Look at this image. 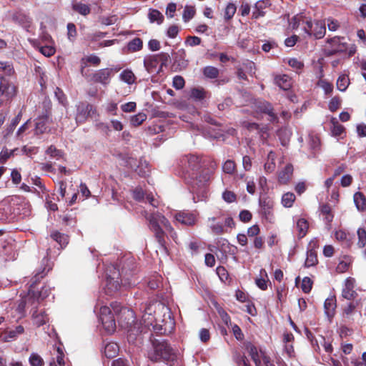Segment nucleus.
<instances>
[{
	"mask_svg": "<svg viewBox=\"0 0 366 366\" xmlns=\"http://www.w3.org/2000/svg\"><path fill=\"white\" fill-rule=\"evenodd\" d=\"M132 197L138 202H144L146 199V202H149V207L142 211V214L148 222L149 227L154 234V237L160 247L166 250L164 232L162 227L169 232L170 236L173 239L177 237V234L168 219L159 211L156 210L159 207V201L152 194H145L140 187H137L132 190Z\"/></svg>",
	"mask_w": 366,
	"mask_h": 366,
	"instance_id": "nucleus-1",
	"label": "nucleus"
},
{
	"mask_svg": "<svg viewBox=\"0 0 366 366\" xmlns=\"http://www.w3.org/2000/svg\"><path fill=\"white\" fill-rule=\"evenodd\" d=\"M180 166L191 179L193 192L204 191L205 184L210 180L217 169V164L213 159L202 161L199 156L187 154L180 159Z\"/></svg>",
	"mask_w": 366,
	"mask_h": 366,
	"instance_id": "nucleus-2",
	"label": "nucleus"
},
{
	"mask_svg": "<svg viewBox=\"0 0 366 366\" xmlns=\"http://www.w3.org/2000/svg\"><path fill=\"white\" fill-rule=\"evenodd\" d=\"M44 272V270H43L41 273H37L34 275L33 278L34 282L30 285L27 294L21 297V302L16 308V310L19 314H24L25 307L26 306H37L41 301L49 296L50 290L46 287H43L41 291L37 293L34 291V285L45 275Z\"/></svg>",
	"mask_w": 366,
	"mask_h": 366,
	"instance_id": "nucleus-3",
	"label": "nucleus"
},
{
	"mask_svg": "<svg viewBox=\"0 0 366 366\" xmlns=\"http://www.w3.org/2000/svg\"><path fill=\"white\" fill-rule=\"evenodd\" d=\"M148 357L154 362L163 361L172 365L177 355L170 345L164 340H152V347L148 351Z\"/></svg>",
	"mask_w": 366,
	"mask_h": 366,
	"instance_id": "nucleus-4",
	"label": "nucleus"
},
{
	"mask_svg": "<svg viewBox=\"0 0 366 366\" xmlns=\"http://www.w3.org/2000/svg\"><path fill=\"white\" fill-rule=\"evenodd\" d=\"M169 58V55L164 52L148 55L144 59V66L148 73L157 74L162 71L164 66L167 65Z\"/></svg>",
	"mask_w": 366,
	"mask_h": 366,
	"instance_id": "nucleus-5",
	"label": "nucleus"
},
{
	"mask_svg": "<svg viewBox=\"0 0 366 366\" xmlns=\"http://www.w3.org/2000/svg\"><path fill=\"white\" fill-rule=\"evenodd\" d=\"M120 272L114 266H110L107 269V279H106V292L112 295L117 292L121 287L120 282L119 281Z\"/></svg>",
	"mask_w": 366,
	"mask_h": 366,
	"instance_id": "nucleus-6",
	"label": "nucleus"
},
{
	"mask_svg": "<svg viewBox=\"0 0 366 366\" xmlns=\"http://www.w3.org/2000/svg\"><path fill=\"white\" fill-rule=\"evenodd\" d=\"M303 29L308 36H314L315 39H322L326 32L325 24L324 21H312L310 18L305 19V24Z\"/></svg>",
	"mask_w": 366,
	"mask_h": 366,
	"instance_id": "nucleus-7",
	"label": "nucleus"
},
{
	"mask_svg": "<svg viewBox=\"0 0 366 366\" xmlns=\"http://www.w3.org/2000/svg\"><path fill=\"white\" fill-rule=\"evenodd\" d=\"M99 320L105 330L109 333H113L116 330V322L111 309L107 306H102L99 309Z\"/></svg>",
	"mask_w": 366,
	"mask_h": 366,
	"instance_id": "nucleus-8",
	"label": "nucleus"
},
{
	"mask_svg": "<svg viewBox=\"0 0 366 366\" xmlns=\"http://www.w3.org/2000/svg\"><path fill=\"white\" fill-rule=\"evenodd\" d=\"M76 107L75 119L77 124L85 122L89 117H92L96 113V109L94 107L85 102H79Z\"/></svg>",
	"mask_w": 366,
	"mask_h": 366,
	"instance_id": "nucleus-9",
	"label": "nucleus"
},
{
	"mask_svg": "<svg viewBox=\"0 0 366 366\" xmlns=\"http://www.w3.org/2000/svg\"><path fill=\"white\" fill-rule=\"evenodd\" d=\"M274 204L272 198L268 196L261 197L259 199V212L269 222H272L274 219L273 214Z\"/></svg>",
	"mask_w": 366,
	"mask_h": 366,
	"instance_id": "nucleus-10",
	"label": "nucleus"
},
{
	"mask_svg": "<svg viewBox=\"0 0 366 366\" xmlns=\"http://www.w3.org/2000/svg\"><path fill=\"white\" fill-rule=\"evenodd\" d=\"M114 74V70L112 68H104L97 70L92 74L90 79L94 83H99L104 86L108 85L111 81V78Z\"/></svg>",
	"mask_w": 366,
	"mask_h": 366,
	"instance_id": "nucleus-11",
	"label": "nucleus"
},
{
	"mask_svg": "<svg viewBox=\"0 0 366 366\" xmlns=\"http://www.w3.org/2000/svg\"><path fill=\"white\" fill-rule=\"evenodd\" d=\"M31 307V320L34 325L39 327L49 322V318L44 309H39L35 305Z\"/></svg>",
	"mask_w": 366,
	"mask_h": 366,
	"instance_id": "nucleus-12",
	"label": "nucleus"
},
{
	"mask_svg": "<svg viewBox=\"0 0 366 366\" xmlns=\"http://www.w3.org/2000/svg\"><path fill=\"white\" fill-rule=\"evenodd\" d=\"M175 219L183 225L192 226L197 220V214L186 211L179 212L175 214Z\"/></svg>",
	"mask_w": 366,
	"mask_h": 366,
	"instance_id": "nucleus-13",
	"label": "nucleus"
},
{
	"mask_svg": "<svg viewBox=\"0 0 366 366\" xmlns=\"http://www.w3.org/2000/svg\"><path fill=\"white\" fill-rule=\"evenodd\" d=\"M355 280L352 277H347L345 280L344 286L342 290V297L346 300H350L354 299L357 295L355 291Z\"/></svg>",
	"mask_w": 366,
	"mask_h": 366,
	"instance_id": "nucleus-14",
	"label": "nucleus"
},
{
	"mask_svg": "<svg viewBox=\"0 0 366 366\" xmlns=\"http://www.w3.org/2000/svg\"><path fill=\"white\" fill-rule=\"evenodd\" d=\"M111 306L116 314L121 315V317L125 316V319L127 320V323L134 321V313L133 310L127 307H122L117 302L112 303Z\"/></svg>",
	"mask_w": 366,
	"mask_h": 366,
	"instance_id": "nucleus-15",
	"label": "nucleus"
},
{
	"mask_svg": "<svg viewBox=\"0 0 366 366\" xmlns=\"http://www.w3.org/2000/svg\"><path fill=\"white\" fill-rule=\"evenodd\" d=\"M50 366H64V354L63 350L57 347L54 350L52 360L49 362Z\"/></svg>",
	"mask_w": 366,
	"mask_h": 366,
	"instance_id": "nucleus-16",
	"label": "nucleus"
},
{
	"mask_svg": "<svg viewBox=\"0 0 366 366\" xmlns=\"http://www.w3.org/2000/svg\"><path fill=\"white\" fill-rule=\"evenodd\" d=\"M246 349L254 362L255 366H261V357L264 352L260 350L261 355H259L257 347L250 342L247 343Z\"/></svg>",
	"mask_w": 366,
	"mask_h": 366,
	"instance_id": "nucleus-17",
	"label": "nucleus"
},
{
	"mask_svg": "<svg viewBox=\"0 0 366 366\" xmlns=\"http://www.w3.org/2000/svg\"><path fill=\"white\" fill-rule=\"evenodd\" d=\"M12 218L11 206L7 202L0 203V222L10 221Z\"/></svg>",
	"mask_w": 366,
	"mask_h": 366,
	"instance_id": "nucleus-18",
	"label": "nucleus"
},
{
	"mask_svg": "<svg viewBox=\"0 0 366 366\" xmlns=\"http://www.w3.org/2000/svg\"><path fill=\"white\" fill-rule=\"evenodd\" d=\"M217 218L214 217H209L207 219L209 227L212 232L216 235H219L227 232V229L221 222H216Z\"/></svg>",
	"mask_w": 366,
	"mask_h": 366,
	"instance_id": "nucleus-19",
	"label": "nucleus"
},
{
	"mask_svg": "<svg viewBox=\"0 0 366 366\" xmlns=\"http://www.w3.org/2000/svg\"><path fill=\"white\" fill-rule=\"evenodd\" d=\"M336 306V298L335 296H330L325 300L324 303V309L325 313L327 317H333Z\"/></svg>",
	"mask_w": 366,
	"mask_h": 366,
	"instance_id": "nucleus-20",
	"label": "nucleus"
},
{
	"mask_svg": "<svg viewBox=\"0 0 366 366\" xmlns=\"http://www.w3.org/2000/svg\"><path fill=\"white\" fill-rule=\"evenodd\" d=\"M275 84L283 90H288L292 86V79L287 74L277 75L274 78Z\"/></svg>",
	"mask_w": 366,
	"mask_h": 366,
	"instance_id": "nucleus-21",
	"label": "nucleus"
},
{
	"mask_svg": "<svg viewBox=\"0 0 366 366\" xmlns=\"http://www.w3.org/2000/svg\"><path fill=\"white\" fill-rule=\"evenodd\" d=\"M293 173V167L292 164H287L285 168L279 172L278 181L280 184H287Z\"/></svg>",
	"mask_w": 366,
	"mask_h": 366,
	"instance_id": "nucleus-22",
	"label": "nucleus"
},
{
	"mask_svg": "<svg viewBox=\"0 0 366 366\" xmlns=\"http://www.w3.org/2000/svg\"><path fill=\"white\" fill-rule=\"evenodd\" d=\"M260 105L259 107L260 111L263 113L267 114L269 117V120L271 122H278V117L274 113L273 108L271 104L267 102H263L259 103Z\"/></svg>",
	"mask_w": 366,
	"mask_h": 366,
	"instance_id": "nucleus-23",
	"label": "nucleus"
},
{
	"mask_svg": "<svg viewBox=\"0 0 366 366\" xmlns=\"http://www.w3.org/2000/svg\"><path fill=\"white\" fill-rule=\"evenodd\" d=\"M271 5L269 0H259L254 4V10L253 12V17L255 19L262 16L264 14V9Z\"/></svg>",
	"mask_w": 366,
	"mask_h": 366,
	"instance_id": "nucleus-24",
	"label": "nucleus"
},
{
	"mask_svg": "<svg viewBox=\"0 0 366 366\" xmlns=\"http://www.w3.org/2000/svg\"><path fill=\"white\" fill-rule=\"evenodd\" d=\"M24 328L21 325L16 326L14 330H7L5 331L4 340L6 342H10L16 339L19 335L23 334Z\"/></svg>",
	"mask_w": 366,
	"mask_h": 366,
	"instance_id": "nucleus-25",
	"label": "nucleus"
},
{
	"mask_svg": "<svg viewBox=\"0 0 366 366\" xmlns=\"http://www.w3.org/2000/svg\"><path fill=\"white\" fill-rule=\"evenodd\" d=\"M353 201L358 211L364 212L366 210V199L362 192H355L353 196Z\"/></svg>",
	"mask_w": 366,
	"mask_h": 366,
	"instance_id": "nucleus-26",
	"label": "nucleus"
},
{
	"mask_svg": "<svg viewBox=\"0 0 366 366\" xmlns=\"http://www.w3.org/2000/svg\"><path fill=\"white\" fill-rule=\"evenodd\" d=\"M72 9L74 11L83 16L88 15L91 11V9L89 5L76 1H73Z\"/></svg>",
	"mask_w": 366,
	"mask_h": 366,
	"instance_id": "nucleus-27",
	"label": "nucleus"
},
{
	"mask_svg": "<svg viewBox=\"0 0 366 366\" xmlns=\"http://www.w3.org/2000/svg\"><path fill=\"white\" fill-rule=\"evenodd\" d=\"M51 237L59 243L61 248L65 247L69 243V237L57 231L52 232Z\"/></svg>",
	"mask_w": 366,
	"mask_h": 366,
	"instance_id": "nucleus-28",
	"label": "nucleus"
},
{
	"mask_svg": "<svg viewBox=\"0 0 366 366\" xmlns=\"http://www.w3.org/2000/svg\"><path fill=\"white\" fill-rule=\"evenodd\" d=\"M119 78L122 81L127 84H132L136 81V76L133 71L130 69H124L119 74Z\"/></svg>",
	"mask_w": 366,
	"mask_h": 366,
	"instance_id": "nucleus-29",
	"label": "nucleus"
},
{
	"mask_svg": "<svg viewBox=\"0 0 366 366\" xmlns=\"http://www.w3.org/2000/svg\"><path fill=\"white\" fill-rule=\"evenodd\" d=\"M119 352V346L115 342H109L105 345L104 355L108 358L114 357Z\"/></svg>",
	"mask_w": 366,
	"mask_h": 366,
	"instance_id": "nucleus-30",
	"label": "nucleus"
},
{
	"mask_svg": "<svg viewBox=\"0 0 366 366\" xmlns=\"http://www.w3.org/2000/svg\"><path fill=\"white\" fill-rule=\"evenodd\" d=\"M318 262L317 252L314 249H309L307 252V257L305 262V267H310L316 265Z\"/></svg>",
	"mask_w": 366,
	"mask_h": 366,
	"instance_id": "nucleus-31",
	"label": "nucleus"
},
{
	"mask_svg": "<svg viewBox=\"0 0 366 366\" xmlns=\"http://www.w3.org/2000/svg\"><path fill=\"white\" fill-rule=\"evenodd\" d=\"M148 18L150 23H157L161 24L164 20V16L157 9H149Z\"/></svg>",
	"mask_w": 366,
	"mask_h": 366,
	"instance_id": "nucleus-32",
	"label": "nucleus"
},
{
	"mask_svg": "<svg viewBox=\"0 0 366 366\" xmlns=\"http://www.w3.org/2000/svg\"><path fill=\"white\" fill-rule=\"evenodd\" d=\"M330 122L332 124L331 132L332 135L335 137L341 136L345 131L344 127L339 124L335 117L331 119Z\"/></svg>",
	"mask_w": 366,
	"mask_h": 366,
	"instance_id": "nucleus-33",
	"label": "nucleus"
},
{
	"mask_svg": "<svg viewBox=\"0 0 366 366\" xmlns=\"http://www.w3.org/2000/svg\"><path fill=\"white\" fill-rule=\"evenodd\" d=\"M149 163L142 159L139 160V164L136 169V172L141 177H146L149 172Z\"/></svg>",
	"mask_w": 366,
	"mask_h": 366,
	"instance_id": "nucleus-34",
	"label": "nucleus"
},
{
	"mask_svg": "<svg viewBox=\"0 0 366 366\" xmlns=\"http://www.w3.org/2000/svg\"><path fill=\"white\" fill-rule=\"evenodd\" d=\"M47 117H42L36 119L35 124V134H43L46 130Z\"/></svg>",
	"mask_w": 366,
	"mask_h": 366,
	"instance_id": "nucleus-35",
	"label": "nucleus"
},
{
	"mask_svg": "<svg viewBox=\"0 0 366 366\" xmlns=\"http://www.w3.org/2000/svg\"><path fill=\"white\" fill-rule=\"evenodd\" d=\"M143 42L141 39L136 37L127 44V50L131 52H135L142 49Z\"/></svg>",
	"mask_w": 366,
	"mask_h": 366,
	"instance_id": "nucleus-36",
	"label": "nucleus"
},
{
	"mask_svg": "<svg viewBox=\"0 0 366 366\" xmlns=\"http://www.w3.org/2000/svg\"><path fill=\"white\" fill-rule=\"evenodd\" d=\"M337 88L340 92H345L350 84L349 77L346 74H341L337 80Z\"/></svg>",
	"mask_w": 366,
	"mask_h": 366,
	"instance_id": "nucleus-37",
	"label": "nucleus"
},
{
	"mask_svg": "<svg viewBox=\"0 0 366 366\" xmlns=\"http://www.w3.org/2000/svg\"><path fill=\"white\" fill-rule=\"evenodd\" d=\"M46 154L49 156V157L56 160L60 159L64 156V152L61 150L58 149L54 145H51L47 148Z\"/></svg>",
	"mask_w": 366,
	"mask_h": 366,
	"instance_id": "nucleus-38",
	"label": "nucleus"
},
{
	"mask_svg": "<svg viewBox=\"0 0 366 366\" xmlns=\"http://www.w3.org/2000/svg\"><path fill=\"white\" fill-rule=\"evenodd\" d=\"M308 227H309L308 222H307V220L305 219L300 218L297 220V228L298 229L299 237L300 238L305 236V234L307 232V229H308Z\"/></svg>",
	"mask_w": 366,
	"mask_h": 366,
	"instance_id": "nucleus-39",
	"label": "nucleus"
},
{
	"mask_svg": "<svg viewBox=\"0 0 366 366\" xmlns=\"http://www.w3.org/2000/svg\"><path fill=\"white\" fill-rule=\"evenodd\" d=\"M295 201V195L292 192H287L282 195V204L285 207H291Z\"/></svg>",
	"mask_w": 366,
	"mask_h": 366,
	"instance_id": "nucleus-40",
	"label": "nucleus"
},
{
	"mask_svg": "<svg viewBox=\"0 0 366 366\" xmlns=\"http://www.w3.org/2000/svg\"><path fill=\"white\" fill-rule=\"evenodd\" d=\"M81 62L82 64H84V66H86L87 63H89L93 66H99L101 63V59L98 56L95 54H91L89 56L83 57L81 60Z\"/></svg>",
	"mask_w": 366,
	"mask_h": 366,
	"instance_id": "nucleus-41",
	"label": "nucleus"
},
{
	"mask_svg": "<svg viewBox=\"0 0 366 366\" xmlns=\"http://www.w3.org/2000/svg\"><path fill=\"white\" fill-rule=\"evenodd\" d=\"M308 144L310 146V148L313 151H317L320 145V142L319 137L314 134H310L308 135Z\"/></svg>",
	"mask_w": 366,
	"mask_h": 366,
	"instance_id": "nucleus-42",
	"label": "nucleus"
},
{
	"mask_svg": "<svg viewBox=\"0 0 366 366\" xmlns=\"http://www.w3.org/2000/svg\"><path fill=\"white\" fill-rule=\"evenodd\" d=\"M204 75L209 79H215L219 76V69L214 66H207L203 69Z\"/></svg>",
	"mask_w": 366,
	"mask_h": 366,
	"instance_id": "nucleus-43",
	"label": "nucleus"
},
{
	"mask_svg": "<svg viewBox=\"0 0 366 366\" xmlns=\"http://www.w3.org/2000/svg\"><path fill=\"white\" fill-rule=\"evenodd\" d=\"M236 11L237 6H235V4L233 3H229L224 9V19L226 21L230 20L234 16Z\"/></svg>",
	"mask_w": 366,
	"mask_h": 366,
	"instance_id": "nucleus-44",
	"label": "nucleus"
},
{
	"mask_svg": "<svg viewBox=\"0 0 366 366\" xmlns=\"http://www.w3.org/2000/svg\"><path fill=\"white\" fill-rule=\"evenodd\" d=\"M18 149H8L6 147L3 148L0 152V162L1 163L6 162L7 159L14 155L15 152Z\"/></svg>",
	"mask_w": 366,
	"mask_h": 366,
	"instance_id": "nucleus-45",
	"label": "nucleus"
},
{
	"mask_svg": "<svg viewBox=\"0 0 366 366\" xmlns=\"http://www.w3.org/2000/svg\"><path fill=\"white\" fill-rule=\"evenodd\" d=\"M157 303L149 302V303H144L141 305L140 310L142 313H147L154 315L155 312Z\"/></svg>",
	"mask_w": 366,
	"mask_h": 366,
	"instance_id": "nucleus-46",
	"label": "nucleus"
},
{
	"mask_svg": "<svg viewBox=\"0 0 366 366\" xmlns=\"http://www.w3.org/2000/svg\"><path fill=\"white\" fill-rule=\"evenodd\" d=\"M54 94L56 98L57 99L58 102L62 104L64 107H66L68 105L66 97L63 92V91L59 88L56 87L54 91Z\"/></svg>",
	"mask_w": 366,
	"mask_h": 366,
	"instance_id": "nucleus-47",
	"label": "nucleus"
},
{
	"mask_svg": "<svg viewBox=\"0 0 366 366\" xmlns=\"http://www.w3.org/2000/svg\"><path fill=\"white\" fill-rule=\"evenodd\" d=\"M308 17L306 16V15L304 13H300L295 16L292 20L291 24L292 25V27L297 28L300 23L302 22V24H305V19Z\"/></svg>",
	"mask_w": 366,
	"mask_h": 366,
	"instance_id": "nucleus-48",
	"label": "nucleus"
},
{
	"mask_svg": "<svg viewBox=\"0 0 366 366\" xmlns=\"http://www.w3.org/2000/svg\"><path fill=\"white\" fill-rule=\"evenodd\" d=\"M147 119V115L144 113H139L131 117L130 122L132 126L137 127L142 124Z\"/></svg>",
	"mask_w": 366,
	"mask_h": 366,
	"instance_id": "nucleus-49",
	"label": "nucleus"
},
{
	"mask_svg": "<svg viewBox=\"0 0 366 366\" xmlns=\"http://www.w3.org/2000/svg\"><path fill=\"white\" fill-rule=\"evenodd\" d=\"M288 64L297 72H300L303 67L304 64L302 61L298 60L297 59L292 58L288 60Z\"/></svg>",
	"mask_w": 366,
	"mask_h": 366,
	"instance_id": "nucleus-50",
	"label": "nucleus"
},
{
	"mask_svg": "<svg viewBox=\"0 0 366 366\" xmlns=\"http://www.w3.org/2000/svg\"><path fill=\"white\" fill-rule=\"evenodd\" d=\"M29 363L31 366H43L44 360L37 353H31L29 357Z\"/></svg>",
	"mask_w": 366,
	"mask_h": 366,
	"instance_id": "nucleus-51",
	"label": "nucleus"
},
{
	"mask_svg": "<svg viewBox=\"0 0 366 366\" xmlns=\"http://www.w3.org/2000/svg\"><path fill=\"white\" fill-rule=\"evenodd\" d=\"M13 19L18 21L19 24L23 25L24 27L29 26L30 20L28 16L22 14H16L13 16Z\"/></svg>",
	"mask_w": 366,
	"mask_h": 366,
	"instance_id": "nucleus-52",
	"label": "nucleus"
},
{
	"mask_svg": "<svg viewBox=\"0 0 366 366\" xmlns=\"http://www.w3.org/2000/svg\"><path fill=\"white\" fill-rule=\"evenodd\" d=\"M195 14V9L193 6H186L184 9L182 18L185 22L189 21L193 18Z\"/></svg>",
	"mask_w": 366,
	"mask_h": 366,
	"instance_id": "nucleus-53",
	"label": "nucleus"
},
{
	"mask_svg": "<svg viewBox=\"0 0 366 366\" xmlns=\"http://www.w3.org/2000/svg\"><path fill=\"white\" fill-rule=\"evenodd\" d=\"M155 317L154 315L142 313V324H143L145 327H149V326H153V323L154 322Z\"/></svg>",
	"mask_w": 366,
	"mask_h": 366,
	"instance_id": "nucleus-54",
	"label": "nucleus"
},
{
	"mask_svg": "<svg viewBox=\"0 0 366 366\" xmlns=\"http://www.w3.org/2000/svg\"><path fill=\"white\" fill-rule=\"evenodd\" d=\"M317 86L321 87L326 94H330L333 90L332 84L325 79H320Z\"/></svg>",
	"mask_w": 366,
	"mask_h": 366,
	"instance_id": "nucleus-55",
	"label": "nucleus"
},
{
	"mask_svg": "<svg viewBox=\"0 0 366 366\" xmlns=\"http://www.w3.org/2000/svg\"><path fill=\"white\" fill-rule=\"evenodd\" d=\"M358 245L364 247L366 245V230L364 228H359L357 230Z\"/></svg>",
	"mask_w": 366,
	"mask_h": 366,
	"instance_id": "nucleus-56",
	"label": "nucleus"
},
{
	"mask_svg": "<svg viewBox=\"0 0 366 366\" xmlns=\"http://www.w3.org/2000/svg\"><path fill=\"white\" fill-rule=\"evenodd\" d=\"M312 284H313V282L310 277H304L302 280V285H301V288H302V291L305 293H309L312 290Z\"/></svg>",
	"mask_w": 366,
	"mask_h": 366,
	"instance_id": "nucleus-57",
	"label": "nucleus"
},
{
	"mask_svg": "<svg viewBox=\"0 0 366 366\" xmlns=\"http://www.w3.org/2000/svg\"><path fill=\"white\" fill-rule=\"evenodd\" d=\"M200 247H201V243L196 240L191 241L188 244V248H189L192 255H195V254H199Z\"/></svg>",
	"mask_w": 366,
	"mask_h": 366,
	"instance_id": "nucleus-58",
	"label": "nucleus"
},
{
	"mask_svg": "<svg viewBox=\"0 0 366 366\" xmlns=\"http://www.w3.org/2000/svg\"><path fill=\"white\" fill-rule=\"evenodd\" d=\"M162 277L159 275L154 276L148 282V287L151 290H156L160 287Z\"/></svg>",
	"mask_w": 366,
	"mask_h": 366,
	"instance_id": "nucleus-59",
	"label": "nucleus"
},
{
	"mask_svg": "<svg viewBox=\"0 0 366 366\" xmlns=\"http://www.w3.org/2000/svg\"><path fill=\"white\" fill-rule=\"evenodd\" d=\"M185 84L184 79L182 76L177 75L173 78L172 86L176 89H182Z\"/></svg>",
	"mask_w": 366,
	"mask_h": 366,
	"instance_id": "nucleus-60",
	"label": "nucleus"
},
{
	"mask_svg": "<svg viewBox=\"0 0 366 366\" xmlns=\"http://www.w3.org/2000/svg\"><path fill=\"white\" fill-rule=\"evenodd\" d=\"M224 172L232 174L235 170V163L232 160H227L222 167Z\"/></svg>",
	"mask_w": 366,
	"mask_h": 366,
	"instance_id": "nucleus-61",
	"label": "nucleus"
},
{
	"mask_svg": "<svg viewBox=\"0 0 366 366\" xmlns=\"http://www.w3.org/2000/svg\"><path fill=\"white\" fill-rule=\"evenodd\" d=\"M222 199L227 203H232L236 201L237 196L233 192L225 190L222 193Z\"/></svg>",
	"mask_w": 366,
	"mask_h": 366,
	"instance_id": "nucleus-62",
	"label": "nucleus"
},
{
	"mask_svg": "<svg viewBox=\"0 0 366 366\" xmlns=\"http://www.w3.org/2000/svg\"><path fill=\"white\" fill-rule=\"evenodd\" d=\"M190 97L195 100H201L204 98V92L200 89H192L191 91Z\"/></svg>",
	"mask_w": 366,
	"mask_h": 366,
	"instance_id": "nucleus-63",
	"label": "nucleus"
},
{
	"mask_svg": "<svg viewBox=\"0 0 366 366\" xmlns=\"http://www.w3.org/2000/svg\"><path fill=\"white\" fill-rule=\"evenodd\" d=\"M340 106V99L335 97L329 102L328 108L331 112H335Z\"/></svg>",
	"mask_w": 366,
	"mask_h": 366,
	"instance_id": "nucleus-64",
	"label": "nucleus"
}]
</instances>
